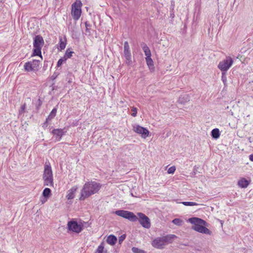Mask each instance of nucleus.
I'll list each match as a JSON object with an SVG mask.
<instances>
[{
  "label": "nucleus",
  "mask_w": 253,
  "mask_h": 253,
  "mask_svg": "<svg viewBox=\"0 0 253 253\" xmlns=\"http://www.w3.org/2000/svg\"><path fill=\"white\" fill-rule=\"evenodd\" d=\"M101 187L100 184L95 181H91L86 182L81 190L79 200L84 201L92 195L97 193Z\"/></svg>",
  "instance_id": "nucleus-1"
},
{
  "label": "nucleus",
  "mask_w": 253,
  "mask_h": 253,
  "mask_svg": "<svg viewBox=\"0 0 253 253\" xmlns=\"http://www.w3.org/2000/svg\"><path fill=\"white\" fill-rule=\"evenodd\" d=\"M188 221L193 225L192 228L194 230L207 235L211 234V231L206 227L208 224L205 220L198 217H191Z\"/></svg>",
  "instance_id": "nucleus-2"
},
{
  "label": "nucleus",
  "mask_w": 253,
  "mask_h": 253,
  "mask_svg": "<svg viewBox=\"0 0 253 253\" xmlns=\"http://www.w3.org/2000/svg\"><path fill=\"white\" fill-rule=\"evenodd\" d=\"M176 237L174 235H168L161 237H158L155 239L152 242L153 247L162 249L168 244L172 242L173 239Z\"/></svg>",
  "instance_id": "nucleus-3"
},
{
  "label": "nucleus",
  "mask_w": 253,
  "mask_h": 253,
  "mask_svg": "<svg viewBox=\"0 0 253 253\" xmlns=\"http://www.w3.org/2000/svg\"><path fill=\"white\" fill-rule=\"evenodd\" d=\"M43 184L45 186H53V177L51 167L49 164L44 166L43 173L42 175Z\"/></svg>",
  "instance_id": "nucleus-4"
},
{
  "label": "nucleus",
  "mask_w": 253,
  "mask_h": 253,
  "mask_svg": "<svg viewBox=\"0 0 253 253\" xmlns=\"http://www.w3.org/2000/svg\"><path fill=\"white\" fill-rule=\"evenodd\" d=\"M84 222L81 220L73 219L68 223L69 230L76 233H80L83 229Z\"/></svg>",
  "instance_id": "nucleus-5"
},
{
  "label": "nucleus",
  "mask_w": 253,
  "mask_h": 253,
  "mask_svg": "<svg viewBox=\"0 0 253 253\" xmlns=\"http://www.w3.org/2000/svg\"><path fill=\"white\" fill-rule=\"evenodd\" d=\"M82 2L80 0H76L71 5V15L75 21L78 20L82 14Z\"/></svg>",
  "instance_id": "nucleus-6"
},
{
  "label": "nucleus",
  "mask_w": 253,
  "mask_h": 253,
  "mask_svg": "<svg viewBox=\"0 0 253 253\" xmlns=\"http://www.w3.org/2000/svg\"><path fill=\"white\" fill-rule=\"evenodd\" d=\"M43 44L44 41L42 37L40 35L35 36L33 42V55L40 56L42 57L41 49Z\"/></svg>",
  "instance_id": "nucleus-7"
},
{
  "label": "nucleus",
  "mask_w": 253,
  "mask_h": 253,
  "mask_svg": "<svg viewBox=\"0 0 253 253\" xmlns=\"http://www.w3.org/2000/svg\"><path fill=\"white\" fill-rule=\"evenodd\" d=\"M116 215L127 219L131 221H136L138 217L133 212L127 211L117 210L115 211Z\"/></svg>",
  "instance_id": "nucleus-8"
},
{
  "label": "nucleus",
  "mask_w": 253,
  "mask_h": 253,
  "mask_svg": "<svg viewBox=\"0 0 253 253\" xmlns=\"http://www.w3.org/2000/svg\"><path fill=\"white\" fill-rule=\"evenodd\" d=\"M41 65V61L38 60H33L25 63L24 67L26 71L36 72L39 69Z\"/></svg>",
  "instance_id": "nucleus-9"
},
{
  "label": "nucleus",
  "mask_w": 253,
  "mask_h": 253,
  "mask_svg": "<svg viewBox=\"0 0 253 253\" xmlns=\"http://www.w3.org/2000/svg\"><path fill=\"white\" fill-rule=\"evenodd\" d=\"M233 63V60L232 58L228 56L219 63L218 68L222 72H226L231 67Z\"/></svg>",
  "instance_id": "nucleus-10"
},
{
  "label": "nucleus",
  "mask_w": 253,
  "mask_h": 253,
  "mask_svg": "<svg viewBox=\"0 0 253 253\" xmlns=\"http://www.w3.org/2000/svg\"><path fill=\"white\" fill-rule=\"evenodd\" d=\"M132 129L135 132L140 134L141 137L143 138H146L148 136L149 133V130L147 128L138 125H133L132 126Z\"/></svg>",
  "instance_id": "nucleus-11"
},
{
  "label": "nucleus",
  "mask_w": 253,
  "mask_h": 253,
  "mask_svg": "<svg viewBox=\"0 0 253 253\" xmlns=\"http://www.w3.org/2000/svg\"><path fill=\"white\" fill-rule=\"evenodd\" d=\"M137 215L139 217V222L140 224L144 228L149 229L151 227V223L149 218L141 212L137 213Z\"/></svg>",
  "instance_id": "nucleus-12"
},
{
  "label": "nucleus",
  "mask_w": 253,
  "mask_h": 253,
  "mask_svg": "<svg viewBox=\"0 0 253 253\" xmlns=\"http://www.w3.org/2000/svg\"><path fill=\"white\" fill-rule=\"evenodd\" d=\"M124 55L128 64L131 62V53L129 50V46L127 42H124Z\"/></svg>",
  "instance_id": "nucleus-13"
},
{
  "label": "nucleus",
  "mask_w": 253,
  "mask_h": 253,
  "mask_svg": "<svg viewBox=\"0 0 253 253\" xmlns=\"http://www.w3.org/2000/svg\"><path fill=\"white\" fill-rule=\"evenodd\" d=\"M66 132V131L64 129H54L52 131L54 136L55 138L56 141H59L61 139V137Z\"/></svg>",
  "instance_id": "nucleus-14"
},
{
  "label": "nucleus",
  "mask_w": 253,
  "mask_h": 253,
  "mask_svg": "<svg viewBox=\"0 0 253 253\" xmlns=\"http://www.w3.org/2000/svg\"><path fill=\"white\" fill-rule=\"evenodd\" d=\"M78 189L77 186L72 187L71 189L68 190L67 192L66 197L68 200H72L75 198V193Z\"/></svg>",
  "instance_id": "nucleus-15"
},
{
  "label": "nucleus",
  "mask_w": 253,
  "mask_h": 253,
  "mask_svg": "<svg viewBox=\"0 0 253 253\" xmlns=\"http://www.w3.org/2000/svg\"><path fill=\"white\" fill-rule=\"evenodd\" d=\"M249 184V181L245 178H241L238 182V185L242 188L247 187Z\"/></svg>",
  "instance_id": "nucleus-16"
},
{
  "label": "nucleus",
  "mask_w": 253,
  "mask_h": 253,
  "mask_svg": "<svg viewBox=\"0 0 253 253\" xmlns=\"http://www.w3.org/2000/svg\"><path fill=\"white\" fill-rule=\"evenodd\" d=\"M66 42L67 40L65 37L62 39L61 37L59 38V47L58 49L59 50H62L65 49L66 45Z\"/></svg>",
  "instance_id": "nucleus-17"
},
{
  "label": "nucleus",
  "mask_w": 253,
  "mask_h": 253,
  "mask_svg": "<svg viewBox=\"0 0 253 253\" xmlns=\"http://www.w3.org/2000/svg\"><path fill=\"white\" fill-rule=\"evenodd\" d=\"M151 56H148L146 57V61L147 66H148V68L149 70L152 72L154 70V64H153V61L152 59Z\"/></svg>",
  "instance_id": "nucleus-18"
},
{
  "label": "nucleus",
  "mask_w": 253,
  "mask_h": 253,
  "mask_svg": "<svg viewBox=\"0 0 253 253\" xmlns=\"http://www.w3.org/2000/svg\"><path fill=\"white\" fill-rule=\"evenodd\" d=\"M117 242V238L112 235H109L107 239V242L111 245H114Z\"/></svg>",
  "instance_id": "nucleus-19"
},
{
  "label": "nucleus",
  "mask_w": 253,
  "mask_h": 253,
  "mask_svg": "<svg viewBox=\"0 0 253 253\" xmlns=\"http://www.w3.org/2000/svg\"><path fill=\"white\" fill-rule=\"evenodd\" d=\"M51 195V190L48 188H45L42 193V196L43 197H45L47 198H49Z\"/></svg>",
  "instance_id": "nucleus-20"
},
{
  "label": "nucleus",
  "mask_w": 253,
  "mask_h": 253,
  "mask_svg": "<svg viewBox=\"0 0 253 253\" xmlns=\"http://www.w3.org/2000/svg\"><path fill=\"white\" fill-rule=\"evenodd\" d=\"M95 253H107V251L104 249L103 243H101L97 248Z\"/></svg>",
  "instance_id": "nucleus-21"
},
{
  "label": "nucleus",
  "mask_w": 253,
  "mask_h": 253,
  "mask_svg": "<svg viewBox=\"0 0 253 253\" xmlns=\"http://www.w3.org/2000/svg\"><path fill=\"white\" fill-rule=\"evenodd\" d=\"M142 49L146 57L151 56L150 50L146 44L143 46Z\"/></svg>",
  "instance_id": "nucleus-22"
},
{
  "label": "nucleus",
  "mask_w": 253,
  "mask_h": 253,
  "mask_svg": "<svg viewBox=\"0 0 253 253\" xmlns=\"http://www.w3.org/2000/svg\"><path fill=\"white\" fill-rule=\"evenodd\" d=\"M211 136L213 138L217 139L220 136L219 130L218 128H214L211 131Z\"/></svg>",
  "instance_id": "nucleus-23"
},
{
  "label": "nucleus",
  "mask_w": 253,
  "mask_h": 253,
  "mask_svg": "<svg viewBox=\"0 0 253 253\" xmlns=\"http://www.w3.org/2000/svg\"><path fill=\"white\" fill-rule=\"evenodd\" d=\"M56 112L57 109L56 108H53L49 116H48L47 118L46 119V121L50 120L53 119L55 116Z\"/></svg>",
  "instance_id": "nucleus-24"
},
{
  "label": "nucleus",
  "mask_w": 253,
  "mask_h": 253,
  "mask_svg": "<svg viewBox=\"0 0 253 253\" xmlns=\"http://www.w3.org/2000/svg\"><path fill=\"white\" fill-rule=\"evenodd\" d=\"M73 53V51L70 50L69 49H67L66 51V52L63 57L65 58L67 60V59L70 58L72 56V54Z\"/></svg>",
  "instance_id": "nucleus-25"
},
{
  "label": "nucleus",
  "mask_w": 253,
  "mask_h": 253,
  "mask_svg": "<svg viewBox=\"0 0 253 253\" xmlns=\"http://www.w3.org/2000/svg\"><path fill=\"white\" fill-rule=\"evenodd\" d=\"M181 203L186 206H198L199 205L197 203L192 202H182Z\"/></svg>",
  "instance_id": "nucleus-26"
},
{
  "label": "nucleus",
  "mask_w": 253,
  "mask_h": 253,
  "mask_svg": "<svg viewBox=\"0 0 253 253\" xmlns=\"http://www.w3.org/2000/svg\"><path fill=\"white\" fill-rule=\"evenodd\" d=\"M189 100V98L187 95H184L182 97V96H180L179 98L178 101L181 103H184L185 102Z\"/></svg>",
  "instance_id": "nucleus-27"
},
{
  "label": "nucleus",
  "mask_w": 253,
  "mask_h": 253,
  "mask_svg": "<svg viewBox=\"0 0 253 253\" xmlns=\"http://www.w3.org/2000/svg\"><path fill=\"white\" fill-rule=\"evenodd\" d=\"M172 222L176 225L180 226L182 225L183 221L179 218H175L172 221Z\"/></svg>",
  "instance_id": "nucleus-28"
},
{
  "label": "nucleus",
  "mask_w": 253,
  "mask_h": 253,
  "mask_svg": "<svg viewBox=\"0 0 253 253\" xmlns=\"http://www.w3.org/2000/svg\"><path fill=\"white\" fill-rule=\"evenodd\" d=\"M221 80L223 82L224 84L226 85L227 83V77L226 72H222L221 74Z\"/></svg>",
  "instance_id": "nucleus-29"
},
{
  "label": "nucleus",
  "mask_w": 253,
  "mask_h": 253,
  "mask_svg": "<svg viewBox=\"0 0 253 253\" xmlns=\"http://www.w3.org/2000/svg\"><path fill=\"white\" fill-rule=\"evenodd\" d=\"M132 251L134 253H146L144 251L135 247L132 248Z\"/></svg>",
  "instance_id": "nucleus-30"
},
{
  "label": "nucleus",
  "mask_w": 253,
  "mask_h": 253,
  "mask_svg": "<svg viewBox=\"0 0 253 253\" xmlns=\"http://www.w3.org/2000/svg\"><path fill=\"white\" fill-rule=\"evenodd\" d=\"M66 61V59L64 58L63 57L59 59L57 62V66L60 67L61 66L64 62H65Z\"/></svg>",
  "instance_id": "nucleus-31"
},
{
  "label": "nucleus",
  "mask_w": 253,
  "mask_h": 253,
  "mask_svg": "<svg viewBox=\"0 0 253 253\" xmlns=\"http://www.w3.org/2000/svg\"><path fill=\"white\" fill-rule=\"evenodd\" d=\"M175 169H176L175 167L174 166H172L168 169V173L169 174H173L174 172V171H175Z\"/></svg>",
  "instance_id": "nucleus-32"
},
{
  "label": "nucleus",
  "mask_w": 253,
  "mask_h": 253,
  "mask_svg": "<svg viewBox=\"0 0 253 253\" xmlns=\"http://www.w3.org/2000/svg\"><path fill=\"white\" fill-rule=\"evenodd\" d=\"M131 111L132 113H131V115L134 117H136L137 115V109L135 107H133L131 108Z\"/></svg>",
  "instance_id": "nucleus-33"
},
{
  "label": "nucleus",
  "mask_w": 253,
  "mask_h": 253,
  "mask_svg": "<svg viewBox=\"0 0 253 253\" xmlns=\"http://www.w3.org/2000/svg\"><path fill=\"white\" fill-rule=\"evenodd\" d=\"M48 198L45 197H43V196H42L41 198H40V202L41 203H42V204H44L46 202H47V200H48Z\"/></svg>",
  "instance_id": "nucleus-34"
},
{
  "label": "nucleus",
  "mask_w": 253,
  "mask_h": 253,
  "mask_svg": "<svg viewBox=\"0 0 253 253\" xmlns=\"http://www.w3.org/2000/svg\"><path fill=\"white\" fill-rule=\"evenodd\" d=\"M125 238H126L125 235L124 234V235H122V236H121L119 239V243H121V242H122L125 240Z\"/></svg>",
  "instance_id": "nucleus-35"
},
{
  "label": "nucleus",
  "mask_w": 253,
  "mask_h": 253,
  "mask_svg": "<svg viewBox=\"0 0 253 253\" xmlns=\"http://www.w3.org/2000/svg\"><path fill=\"white\" fill-rule=\"evenodd\" d=\"M25 108H26V105H25V104L21 106V110L20 111V113H23V112L24 111V110H25Z\"/></svg>",
  "instance_id": "nucleus-36"
},
{
  "label": "nucleus",
  "mask_w": 253,
  "mask_h": 253,
  "mask_svg": "<svg viewBox=\"0 0 253 253\" xmlns=\"http://www.w3.org/2000/svg\"><path fill=\"white\" fill-rule=\"evenodd\" d=\"M249 159L251 161L253 162V154L249 156Z\"/></svg>",
  "instance_id": "nucleus-37"
},
{
  "label": "nucleus",
  "mask_w": 253,
  "mask_h": 253,
  "mask_svg": "<svg viewBox=\"0 0 253 253\" xmlns=\"http://www.w3.org/2000/svg\"><path fill=\"white\" fill-rule=\"evenodd\" d=\"M47 126V121L46 120L45 122L43 124V127H46Z\"/></svg>",
  "instance_id": "nucleus-38"
}]
</instances>
